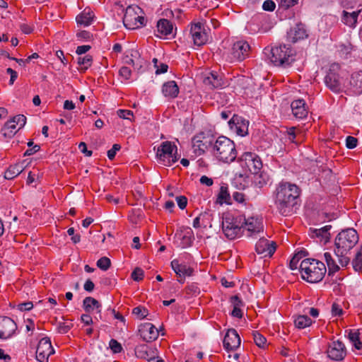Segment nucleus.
Instances as JSON below:
<instances>
[{
  "mask_svg": "<svg viewBox=\"0 0 362 362\" xmlns=\"http://www.w3.org/2000/svg\"><path fill=\"white\" fill-rule=\"evenodd\" d=\"M300 192L299 187L295 184L282 182L277 185L274 193L275 204L281 215L287 216L293 213Z\"/></svg>",
  "mask_w": 362,
  "mask_h": 362,
  "instance_id": "obj_1",
  "label": "nucleus"
},
{
  "mask_svg": "<svg viewBox=\"0 0 362 362\" xmlns=\"http://www.w3.org/2000/svg\"><path fill=\"white\" fill-rule=\"evenodd\" d=\"M358 242V235L354 228L342 230L337 235L334 240L335 255L341 267H346L349 264V254Z\"/></svg>",
  "mask_w": 362,
  "mask_h": 362,
  "instance_id": "obj_2",
  "label": "nucleus"
},
{
  "mask_svg": "<svg viewBox=\"0 0 362 362\" xmlns=\"http://www.w3.org/2000/svg\"><path fill=\"white\" fill-rule=\"evenodd\" d=\"M299 269L302 278L312 284L321 281L327 271L322 262L308 258L301 261Z\"/></svg>",
  "mask_w": 362,
  "mask_h": 362,
  "instance_id": "obj_3",
  "label": "nucleus"
},
{
  "mask_svg": "<svg viewBox=\"0 0 362 362\" xmlns=\"http://www.w3.org/2000/svg\"><path fill=\"white\" fill-rule=\"evenodd\" d=\"M264 54L275 66L288 67L295 61L293 49L286 45L265 47Z\"/></svg>",
  "mask_w": 362,
  "mask_h": 362,
  "instance_id": "obj_4",
  "label": "nucleus"
},
{
  "mask_svg": "<svg viewBox=\"0 0 362 362\" xmlns=\"http://www.w3.org/2000/svg\"><path fill=\"white\" fill-rule=\"evenodd\" d=\"M213 153L219 161L226 163L233 162L237 158L234 142L226 136H219L213 146Z\"/></svg>",
  "mask_w": 362,
  "mask_h": 362,
  "instance_id": "obj_5",
  "label": "nucleus"
},
{
  "mask_svg": "<svg viewBox=\"0 0 362 362\" xmlns=\"http://www.w3.org/2000/svg\"><path fill=\"white\" fill-rule=\"evenodd\" d=\"M177 151V146L172 141L162 142L156 152L158 162L165 166H171L179 159Z\"/></svg>",
  "mask_w": 362,
  "mask_h": 362,
  "instance_id": "obj_6",
  "label": "nucleus"
},
{
  "mask_svg": "<svg viewBox=\"0 0 362 362\" xmlns=\"http://www.w3.org/2000/svg\"><path fill=\"white\" fill-rule=\"evenodd\" d=\"M240 215L226 216L222 221V230L227 238L234 240L240 238L243 234V225Z\"/></svg>",
  "mask_w": 362,
  "mask_h": 362,
  "instance_id": "obj_7",
  "label": "nucleus"
},
{
  "mask_svg": "<svg viewBox=\"0 0 362 362\" xmlns=\"http://www.w3.org/2000/svg\"><path fill=\"white\" fill-rule=\"evenodd\" d=\"M142 10L138 6H129L123 18L124 26L130 30L139 28L145 25V18L141 16Z\"/></svg>",
  "mask_w": 362,
  "mask_h": 362,
  "instance_id": "obj_8",
  "label": "nucleus"
},
{
  "mask_svg": "<svg viewBox=\"0 0 362 362\" xmlns=\"http://www.w3.org/2000/svg\"><path fill=\"white\" fill-rule=\"evenodd\" d=\"M243 233L246 232L247 237L256 238L257 235L263 233L264 224L261 217L240 215Z\"/></svg>",
  "mask_w": 362,
  "mask_h": 362,
  "instance_id": "obj_9",
  "label": "nucleus"
},
{
  "mask_svg": "<svg viewBox=\"0 0 362 362\" xmlns=\"http://www.w3.org/2000/svg\"><path fill=\"white\" fill-rule=\"evenodd\" d=\"M241 168L245 173L250 172L252 174H257L262 167L259 157L252 152H245L238 158Z\"/></svg>",
  "mask_w": 362,
  "mask_h": 362,
  "instance_id": "obj_10",
  "label": "nucleus"
},
{
  "mask_svg": "<svg viewBox=\"0 0 362 362\" xmlns=\"http://www.w3.org/2000/svg\"><path fill=\"white\" fill-rule=\"evenodd\" d=\"M340 66L339 64H332L325 77L327 87L334 93H340L343 90L342 80L339 75Z\"/></svg>",
  "mask_w": 362,
  "mask_h": 362,
  "instance_id": "obj_11",
  "label": "nucleus"
},
{
  "mask_svg": "<svg viewBox=\"0 0 362 362\" xmlns=\"http://www.w3.org/2000/svg\"><path fill=\"white\" fill-rule=\"evenodd\" d=\"M250 47L245 41H237L233 45L229 54V59L231 62H241L249 56Z\"/></svg>",
  "mask_w": 362,
  "mask_h": 362,
  "instance_id": "obj_12",
  "label": "nucleus"
},
{
  "mask_svg": "<svg viewBox=\"0 0 362 362\" xmlns=\"http://www.w3.org/2000/svg\"><path fill=\"white\" fill-rule=\"evenodd\" d=\"M54 353V349L49 337L41 339L36 350V358L40 362H48L49 356Z\"/></svg>",
  "mask_w": 362,
  "mask_h": 362,
  "instance_id": "obj_13",
  "label": "nucleus"
},
{
  "mask_svg": "<svg viewBox=\"0 0 362 362\" xmlns=\"http://www.w3.org/2000/svg\"><path fill=\"white\" fill-rule=\"evenodd\" d=\"M326 352L327 356L333 361H341L346 355L344 344L339 340L330 343Z\"/></svg>",
  "mask_w": 362,
  "mask_h": 362,
  "instance_id": "obj_14",
  "label": "nucleus"
},
{
  "mask_svg": "<svg viewBox=\"0 0 362 362\" xmlns=\"http://www.w3.org/2000/svg\"><path fill=\"white\" fill-rule=\"evenodd\" d=\"M17 329L16 323L8 317H0V339L11 338Z\"/></svg>",
  "mask_w": 362,
  "mask_h": 362,
  "instance_id": "obj_15",
  "label": "nucleus"
},
{
  "mask_svg": "<svg viewBox=\"0 0 362 362\" xmlns=\"http://www.w3.org/2000/svg\"><path fill=\"white\" fill-rule=\"evenodd\" d=\"M276 243L267 238H260L255 245V251L264 257H272L276 251Z\"/></svg>",
  "mask_w": 362,
  "mask_h": 362,
  "instance_id": "obj_16",
  "label": "nucleus"
},
{
  "mask_svg": "<svg viewBox=\"0 0 362 362\" xmlns=\"http://www.w3.org/2000/svg\"><path fill=\"white\" fill-rule=\"evenodd\" d=\"M190 34L195 45L202 46L208 41V33L200 23H195L192 25Z\"/></svg>",
  "mask_w": 362,
  "mask_h": 362,
  "instance_id": "obj_17",
  "label": "nucleus"
},
{
  "mask_svg": "<svg viewBox=\"0 0 362 362\" xmlns=\"http://www.w3.org/2000/svg\"><path fill=\"white\" fill-rule=\"evenodd\" d=\"M171 267L177 276L180 278L178 281L181 284L185 282V276H190L192 275L194 269L187 266L184 262H180L177 259H173L171 263Z\"/></svg>",
  "mask_w": 362,
  "mask_h": 362,
  "instance_id": "obj_18",
  "label": "nucleus"
},
{
  "mask_svg": "<svg viewBox=\"0 0 362 362\" xmlns=\"http://www.w3.org/2000/svg\"><path fill=\"white\" fill-rule=\"evenodd\" d=\"M240 338L234 329H229L223 339V346L227 351H234L240 345Z\"/></svg>",
  "mask_w": 362,
  "mask_h": 362,
  "instance_id": "obj_19",
  "label": "nucleus"
},
{
  "mask_svg": "<svg viewBox=\"0 0 362 362\" xmlns=\"http://www.w3.org/2000/svg\"><path fill=\"white\" fill-rule=\"evenodd\" d=\"M362 11V4L358 5L356 10L344 9L341 15V21L343 23L350 28H354L356 25L359 13Z\"/></svg>",
  "mask_w": 362,
  "mask_h": 362,
  "instance_id": "obj_20",
  "label": "nucleus"
},
{
  "mask_svg": "<svg viewBox=\"0 0 362 362\" xmlns=\"http://www.w3.org/2000/svg\"><path fill=\"white\" fill-rule=\"evenodd\" d=\"M230 128L235 131L238 135L244 136L247 131V122H246L241 117L233 115L228 122Z\"/></svg>",
  "mask_w": 362,
  "mask_h": 362,
  "instance_id": "obj_21",
  "label": "nucleus"
},
{
  "mask_svg": "<svg viewBox=\"0 0 362 362\" xmlns=\"http://www.w3.org/2000/svg\"><path fill=\"white\" fill-rule=\"evenodd\" d=\"M308 37L307 31L303 24H297L291 28L287 33V38L289 42H296L298 40H303Z\"/></svg>",
  "mask_w": 362,
  "mask_h": 362,
  "instance_id": "obj_22",
  "label": "nucleus"
},
{
  "mask_svg": "<svg viewBox=\"0 0 362 362\" xmlns=\"http://www.w3.org/2000/svg\"><path fill=\"white\" fill-rule=\"evenodd\" d=\"M293 115L298 119H303L308 115L306 103L304 100L299 99L293 100L291 104Z\"/></svg>",
  "mask_w": 362,
  "mask_h": 362,
  "instance_id": "obj_23",
  "label": "nucleus"
},
{
  "mask_svg": "<svg viewBox=\"0 0 362 362\" xmlns=\"http://www.w3.org/2000/svg\"><path fill=\"white\" fill-rule=\"evenodd\" d=\"M324 258L328 267V275H331L339 270L341 265L339 263L337 257L335 255V250L333 253L330 252H325Z\"/></svg>",
  "mask_w": 362,
  "mask_h": 362,
  "instance_id": "obj_24",
  "label": "nucleus"
},
{
  "mask_svg": "<svg viewBox=\"0 0 362 362\" xmlns=\"http://www.w3.org/2000/svg\"><path fill=\"white\" fill-rule=\"evenodd\" d=\"M135 355L137 358L142 359H152L156 355V349L148 346L146 344H141L135 348Z\"/></svg>",
  "mask_w": 362,
  "mask_h": 362,
  "instance_id": "obj_25",
  "label": "nucleus"
},
{
  "mask_svg": "<svg viewBox=\"0 0 362 362\" xmlns=\"http://www.w3.org/2000/svg\"><path fill=\"white\" fill-rule=\"evenodd\" d=\"M161 90L163 95L169 99L175 98L179 93V88L174 81H169L164 83L162 86Z\"/></svg>",
  "mask_w": 362,
  "mask_h": 362,
  "instance_id": "obj_26",
  "label": "nucleus"
},
{
  "mask_svg": "<svg viewBox=\"0 0 362 362\" xmlns=\"http://www.w3.org/2000/svg\"><path fill=\"white\" fill-rule=\"evenodd\" d=\"M141 334L144 340L152 341L158 338V331L154 325L151 323H147L141 329Z\"/></svg>",
  "mask_w": 362,
  "mask_h": 362,
  "instance_id": "obj_27",
  "label": "nucleus"
},
{
  "mask_svg": "<svg viewBox=\"0 0 362 362\" xmlns=\"http://www.w3.org/2000/svg\"><path fill=\"white\" fill-rule=\"evenodd\" d=\"M350 90L356 95L362 93V72L351 74L349 81Z\"/></svg>",
  "mask_w": 362,
  "mask_h": 362,
  "instance_id": "obj_28",
  "label": "nucleus"
},
{
  "mask_svg": "<svg viewBox=\"0 0 362 362\" xmlns=\"http://www.w3.org/2000/svg\"><path fill=\"white\" fill-rule=\"evenodd\" d=\"M157 31L159 35H156L158 37H161L162 36H168L173 34V23L165 18L160 19L157 22Z\"/></svg>",
  "mask_w": 362,
  "mask_h": 362,
  "instance_id": "obj_29",
  "label": "nucleus"
},
{
  "mask_svg": "<svg viewBox=\"0 0 362 362\" xmlns=\"http://www.w3.org/2000/svg\"><path fill=\"white\" fill-rule=\"evenodd\" d=\"M124 62L126 64L132 65L134 69H139L141 67L142 59L140 58L137 50H130L124 57Z\"/></svg>",
  "mask_w": 362,
  "mask_h": 362,
  "instance_id": "obj_30",
  "label": "nucleus"
},
{
  "mask_svg": "<svg viewBox=\"0 0 362 362\" xmlns=\"http://www.w3.org/2000/svg\"><path fill=\"white\" fill-rule=\"evenodd\" d=\"M204 83L211 88H218L223 86L222 78L216 72H211L204 78Z\"/></svg>",
  "mask_w": 362,
  "mask_h": 362,
  "instance_id": "obj_31",
  "label": "nucleus"
},
{
  "mask_svg": "<svg viewBox=\"0 0 362 362\" xmlns=\"http://www.w3.org/2000/svg\"><path fill=\"white\" fill-rule=\"evenodd\" d=\"M93 17V11L85 9L76 16V21L78 25L86 27L91 24Z\"/></svg>",
  "mask_w": 362,
  "mask_h": 362,
  "instance_id": "obj_32",
  "label": "nucleus"
},
{
  "mask_svg": "<svg viewBox=\"0 0 362 362\" xmlns=\"http://www.w3.org/2000/svg\"><path fill=\"white\" fill-rule=\"evenodd\" d=\"M24 170L23 163H16L10 165L4 173V177L7 180H12L20 175Z\"/></svg>",
  "mask_w": 362,
  "mask_h": 362,
  "instance_id": "obj_33",
  "label": "nucleus"
},
{
  "mask_svg": "<svg viewBox=\"0 0 362 362\" xmlns=\"http://www.w3.org/2000/svg\"><path fill=\"white\" fill-rule=\"evenodd\" d=\"M83 305L84 310L89 313L93 310V308H96L98 310V313H100L101 310V305L100 303L94 298L92 297H86L84 298L83 302Z\"/></svg>",
  "mask_w": 362,
  "mask_h": 362,
  "instance_id": "obj_34",
  "label": "nucleus"
},
{
  "mask_svg": "<svg viewBox=\"0 0 362 362\" xmlns=\"http://www.w3.org/2000/svg\"><path fill=\"white\" fill-rule=\"evenodd\" d=\"M19 130L16 129L15 121H8L1 129V134L4 138H11Z\"/></svg>",
  "mask_w": 362,
  "mask_h": 362,
  "instance_id": "obj_35",
  "label": "nucleus"
},
{
  "mask_svg": "<svg viewBox=\"0 0 362 362\" xmlns=\"http://www.w3.org/2000/svg\"><path fill=\"white\" fill-rule=\"evenodd\" d=\"M230 196L228 192L227 185H223L220 187V191L218 194L217 202L222 204L223 203L230 204Z\"/></svg>",
  "mask_w": 362,
  "mask_h": 362,
  "instance_id": "obj_36",
  "label": "nucleus"
},
{
  "mask_svg": "<svg viewBox=\"0 0 362 362\" xmlns=\"http://www.w3.org/2000/svg\"><path fill=\"white\" fill-rule=\"evenodd\" d=\"M313 323V320L307 315H299L295 320V326L298 329H304L310 326Z\"/></svg>",
  "mask_w": 362,
  "mask_h": 362,
  "instance_id": "obj_37",
  "label": "nucleus"
},
{
  "mask_svg": "<svg viewBox=\"0 0 362 362\" xmlns=\"http://www.w3.org/2000/svg\"><path fill=\"white\" fill-rule=\"evenodd\" d=\"M77 61L78 64L81 66V71L85 72L91 66L93 57L90 54H86L83 57H78Z\"/></svg>",
  "mask_w": 362,
  "mask_h": 362,
  "instance_id": "obj_38",
  "label": "nucleus"
},
{
  "mask_svg": "<svg viewBox=\"0 0 362 362\" xmlns=\"http://www.w3.org/2000/svg\"><path fill=\"white\" fill-rule=\"evenodd\" d=\"M353 267L355 271L362 273V245L356 254L352 261Z\"/></svg>",
  "mask_w": 362,
  "mask_h": 362,
  "instance_id": "obj_39",
  "label": "nucleus"
},
{
  "mask_svg": "<svg viewBox=\"0 0 362 362\" xmlns=\"http://www.w3.org/2000/svg\"><path fill=\"white\" fill-rule=\"evenodd\" d=\"M254 175L253 182L256 187L261 188L267 183L269 178L266 174L257 173Z\"/></svg>",
  "mask_w": 362,
  "mask_h": 362,
  "instance_id": "obj_40",
  "label": "nucleus"
},
{
  "mask_svg": "<svg viewBox=\"0 0 362 362\" xmlns=\"http://www.w3.org/2000/svg\"><path fill=\"white\" fill-rule=\"evenodd\" d=\"M253 339L256 345L260 348H265L267 346V339L258 332H253Z\"/></svg>",
  "mask_w": 362,
  "mask_h": 362,
  "instance_id": "obj_41",
  "label": "nucleus"
},
{
  "mask_svg": "<svg viewBox=\"0 0 362 362\" xmlns=\"http://www.w3.org/2000/svg\"><path fill=\"white\" fill-rule=\"evenodd\" d=\"M111 265L110 259L108 257H103L97 261V266L103 271L107 270Z\"/></svg>",
  "mask_w": 362,
  "mask_h": 362,
  "instance_id": "obj_42",
  "label": "nucleus"
},
{
  "mask_svg": "<svg viewBox=\"0 0 362 362\" xmlns=\"http://www.w3.org/2000/svg\"><path fill=\"white\" fill-rule=\"evenodd\" d=\"M132 313L139 319H144L148 315V310L142 306H138L133 309Z\"/></svg>",
  "mask_w": 362,
  "mask_h": 362,
  "instance_id": "obj_43",
  "label": "nucleus"
},
{
  "mask_svg": "<svg viewBox=\"0 0 362 362\" xmlns=\"http://www.w3.org/2000/svg\"><path fill=\"white\" fill-rule=\"evenodd\" d=\"M331 228L332 226L328 225L321 228L315 229V233L316 234V236H321L322 238L325 239L329 238V233L328 231L331 229Z\"/></svg>",
  "mask_w": 362,
  "mask_h": 362,
  "instance_id": "obj_44",
  "label": "nucleus"
},
{
  "mask_svg": "<svg viewBox=\"0 0 362 362\" xmlns=\"http://www.w3.org/2000/svg\"><path fill=\"white\" fill-rule=\"evenodd\" d=\"M73 327V323L70 322H59L57 327L58 332L61 334L67 333Z\"/></svg>",
  "mask_w": 362,
  "mask_h": 362,
  "instance_id": "obj_45",
  "label": "nucleus"
},
{
  "mask_svg": "<svg viewBox=\"0 0 362 362\" xmlns=\"http://www.w3.org/2000/svg\"><path fill=\"white\" fill-rule=\"evenodd\" d=\"M28 147H31L25 151L23 156H29L31 155H33L34 153H37L40 149V146L39 145H33V141H30L28 143Z\"/></svg>",
  "mask_w": 362,
  "mask_h": 362,
  "instance_id": "obj_46",
  "label": "nucleus"
},
{
  "mask_svg": "<svg viewBox=\"0 0 362 362\" xmlns=\"http://www.w3.org/2000/svg\"><path fill=\"white\" fill-rule=\"evenodd\" d=\"M358 0H341V6L346 10L354 9L358 4Z\"/></svg>",
  "mask_w": 362,
  "mask_h": 362,
  "instance_id": "obj_47",
  "label": "nucleus"
},
{
  "mask_svg": "<svg viewBox=\"0 0 362 362\" xmlns=\"http://www.w3.org/2000/svg\"><path fill=\"white\" fill-rule=\"evenodd\" d=\"M185 291L187 295L196 296L199 293L200 289L197 284H192L185 288Z\"/></svg>",
  "mask_w": 362,
  "mask_h": 362,
  "instance_id": "obj_48",
  "label": "nucleus"
},
{
  "mask_svg": "<svg viewBox=\"0 0 362 362\" xmlns=\"http://www.w3.org/2000/svg\"><path fill=\"white\" fill-rule=\"evenodd\" d=\"M110 348L115 354L120 353L122 351V346L116 339H112L109 343Z\"/></svg>",
  "mask_w": 362,
  "mask_h": 362,
  "instance_id": "obj_49",
  "label": "nucleus"
},
{
  "mask_svg": "<svg viewBox=\"0 0 362 362\" xmlns=\"http://www.w3.org/2000/svg\"><path fill=\"white\" fill-rule=\"evenodd\" d=\"M144 276V272L143 269L139 267H136L132 273V278L136 281H139L143 279Z\"/></svg>",
  "mask_w": 362,
  "mask_h": 362,
  "instance_id": "obj_50",
  "label": "nucleus"
},
{
  "mask_svg": "<svg viewBox=\"0 0 362 362\" xmlns=\"http://www.w3.org/2000/svg\"><path fill=\"white\" fill-rule=\"evenodd\" d=\"M302 253L296 254L289 262V267L291 269L294 270L298 268V264L301 258Z\"/></svg>",
  "mask_w": 362,
  "mask_h": 362,
  "instance_id": "obj_51",
  "label": "nucleus"
},
{
  "mask_svg": "<svg viewBox=\"0 0 362 362\" xmlns=\"http://www.w3.org/2000/svg\"><path fill=\"white\" fill-rule=\"evenodd\" d=\"M358 144V140L356 138L349 136L346 139V146L348 148L352 149L356 147Z\"/></svg>",
  "mask_w": 362,
  "mask_h": 362,
  "instance_id": "obj_52",
  "label": "nucleus"
},
{
  "mask_svg": "<svg viewBox=\"0 0 362 362\" xmlns=\"http://www.w3.org/2000/svg\"><path fill=\"white\" fill-rule=\"evenodd\" d=\"M121 146L117 144H115L112 148L107 151V157L110 160H113L115 157L117 151H119Z\"/></svg>",
  "mask_w": 362,
  "mask_h": 362,
  "instance_id": "obj_53",
  "label": "nucleus"
},
{
  "mask_svg": "<svg viewBox=\"0 0 362 362\" xmlns=\"http://www.w3.org/2000/svg\"><path fill=\"white\" fill-rule=\"evenodd\" d=\"M33 308V302L28 301L17 305L18 310L21 311H28Z\"/></svg>",
  "mask_w": 362,
  "mask_h": 362,
  "instance_id": "obj_54",
  "label": "nucleus"
},
{
  "mask_svg": "<svg viewBox=\"0 0 362 362\" xmlns=\"http://www.w3.org/2000/svg\"><path fill=\"white\" fill-rule=\"evenodd\" d=\"M119 75L123 77L124 79L128 80L130 78L132 75L131 69L127 66H122L119 69Z\"/></svg>",
  "mask_w": 362,
  "mask_h": 362,
  "instance_id": "obj_55",
  "label": "nucleus"
},
{
  "mask_svg": "<svg viewBox=\"0 0 362 362\" xmlns=\"http://www.w3.org/2000/svg\"><path fill=\"white\" fill-rule=\"evenodd\" d=\"M276 8V4L272 0H267L263 3L262 8L264 11H273Z\"/></svg>",
  "mask_w": 362,
  "mask_h": 362,
  "instance_id": "obj_56",
  "label": "nucleus"
},
{
  "mask_svg": "<svg viewBox=\"0 0 362 362\" xmlns=\"http://www.w3.org/2000/svg\"><path fill=\"white\" fill-rule=\"evenodd\" d=\"M117 114L120 118L126 119H130L129 116H133L132 111L129 110H119Z\"/></svg>",
  "mask_w": 362,
  "mask_h": 362,
  "instance_id": "obj_57",
  "label": "nucleus"
},
{
  "mask_svg": "<svg viewBox=\"0 0 362 362\" xmlns=\"http://www.w3.org/2000/svg\"><path fill=\"white\" fill-rule=\"evenodd\" d=\"M288 139L293 142L297 144L298 141H296V138L297 136L296 134V128L294 127H292L288 129Z\"/></svg>",
  "mask_w": 362,
  "mask_h": 362,
  "instance_id": "obj_58",
  "label": "nucleus"
},
{
  "mask_svg": "<svg viewBox=\"0 0 362 362\" xmlns=\"http://www.w3.org/2000/svg\"><path fill=\"white\" fill-rule=\"evenodd\" d=\"M176 201L178 206L181 209H184L186 208L187 204V199L185 196H178L176 197Z\"/></svg>",
  "mask_w": 362,
  "mask_h": 362,
  "instance_id": "obj_59",
  "label": "nucleus"
},
{
  "mask_svg": "<svg viewBox=\"0 0 362 362\" xmlns=\"http://www.w3.org/2000/svg\"><path fill=\"white\" fill-rule=\"evenodd\" d=\"M15 119L17 121V125H18V129L23 128L26 123V117L23 115H18L15 116Z\"/></svg>",
  "mask_w": 362,
  "mask_h": 362,
  "instance_id": "obj_60",
  "label": "nucleus"
},
{
  "mask_svg": "<svg viewBox=\"0 0 362 362\" xmlns=\"http://www.w3.org/2000/svg\"><path fill=\"white\" fill-rule=\"evenodd\" d=\"M332 313L334 316H341L343 314V310L337 303H333L332 306Z\"/></svg>",
  "mask_w": 362,
  "mask_h": 362,
  "instance_id": "obj_61",
  "label": "nucleus"
},
{
  "mask_svg": "<svg viewBox=\"0 0 362 362\" xmlns=\"http://www.w3.org/2000/svg\"><path fill=\"white\" fill-rule=\"evenodd\" d=\"M199 181L202 185H206L207 187H210L214 184V180L206 175L202 176Z\"/></svg>",
  "mask_w": 362,
  "mask_h": 362,
  "instance_id": "obj_62",
  "label": "nucleus"
},
{
  "mask_svg": "<svg viewBox=\"0 0 362 362\" xmlns=\"http://www.w3.org/2000/svg\"><path fill=\"white\" fill-rule=\"evenodd\" d=\"M233 198L238 203H243L245 201V194L243 192H235L233 194Z\"/></svg>",
  "mask_w": 362,
  "mask_h": 362,
  "instance_id": "obj_63",
  "label": "nucleus"
},
{
  "mask_svg": "<svg viewBox=\"0 0 362 362\" xmlns=\"http://www.w3.org/2000/svg\"><path fill=\"white\" fill-rule=\"evenodd\" d=\"M20 28L25 34H30L33 31V27L26 23L21 24Z\"/></svg>",
  "mask_w": 362,
  "mask_h": 362,
  "instance_id": "obj_64",
  "label": "nucleus"
}]
</instances>
